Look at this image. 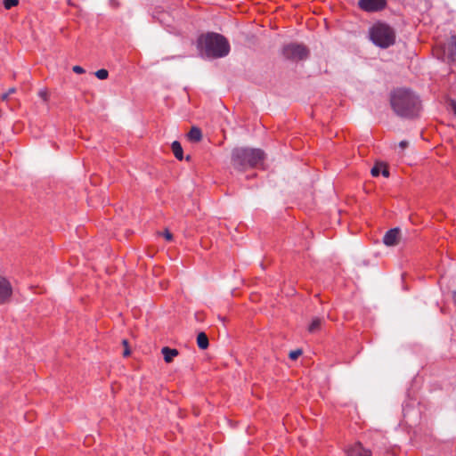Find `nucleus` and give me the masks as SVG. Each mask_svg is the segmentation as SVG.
Instances as JSON below:
<instances>
[{
  "instance_id": "nucleus-1",
  "label": "nucleus",
  "mask_w": 456,
  "mask_h": 456,
  "mask_svg": "<svg viewBox=\"0 0 456 456\" xmlns=\"http://www.w3.org/2000/svg\"><path fill=\"white\" fill-rule=\"evenodd\" d=\"M390 104L397 116L405 118H416L421 110L419 98L409 89L394 90L390 94Z\"/></svg>"
},
{
  "instance_id": "nucleus-2",
  "label": "nucleus",
  "mask_w": 456,
  "mask_h": 456,
  "mask_svg": "<svg viewBox=\"0 0 456 456\" xmlns=\"http://www.w3.org/2000/svg\"><path fill=\"white\" fill-rule=\"evenodd\" d=\"M197 45L200 53L210 59L223 58L230 53V44L222 35L208 32L199 37Z\"/></svg>"
},
{
  "instance_id": "nucleus-3",
  "label": "nucleus",
  "mask_w": 456,
  "mask_h": 456,
  "mask_svg": "<svg viewBox=\"0 0 456 456\" xmlns=\"http://www.w3.org/2000/svg\"><path fill=\"white\" fill-rule=\"evenodd\" d=\"M264 159L265 152L260 149L237 148L232 153V164L239 169L256 167L262 164Z\"/></svg>"
},
{
  "instance_id": "nucleus-4",
  "label": "nucleus",
  "mask_w": 456,
  "mask_h": 456,
  "mask_svg": "<svg viewBox=\"0 0 456 456\" xmlns=\"http://www.w3.org/2000/svg\"><path fill=\"white\" fill-rule=\"evenodd\" d=\"M369 34L371 42L380 48H388L395 43V31L387 23H375L370 28Z\"/></svg>"
},
{
  "instance_id": "nucleus-5",
  "label": "nucleus",
  "mask_w": 456,
  "mask_h": 456,
  "mask_svg": "<svg viewBox=\"0 0 456 456\" xmlns=\"http://www.w3.org/2000/svg\"><path fill=\"white\" fill-rule=\"evenodd\" d=\"M282 54L287 60L302 61L308 57V49L301 44L291 43L282 48Z\"/></svg>"
},
{
  "instance_id": "nucleus-6",
  "label": "nucleus",
  "mask_w": 456,
  "mask_h": 456,
  "mask_svg": "<svg viewBox=\"0 0 456 456\" xmlns=\"http://www.w3.org/2000/svg\"><path fill=\"white\" fill-rule=\"evenodd\" d=\"M359 7L365 12H379L386 7V0H359Z\"/></svg>"
},
{
  "instance_id": "nucleus-7",
  "label": "nucleus",
  "mask_w": 456,
  "mask_h": 456,
  "mask_svg": "<svg viewBox=\"0 0 456 456\" xmlns=\"http://www.w3.org/2000/svg\"><path fill=\"white\" fill-rule=\"evenodd\" d=\"M346 456H370L371 451L364 447L360 442L349 445L346 451Z\"/></svg>"
},
{
  "instance_id": "nucleus-8",
  "label": "nucleus",
  "mask_w": 456,
  "mask_h": 456,
  "mask_svg": "<svg viewBox=\"0 0 456 456\" xmlns=\"http://www.w3.org/2000/svg\"><path fill=\"white\" fill-rule=\"evenodd\" d=\"M11 283L5 278L0 276V304L5 303L12 296Z\"/></svg>"
},
{
  "instance_id": "nucleus-9",
  "label": "nucleus",
  "mask_w": 456,
  "mask_h": 456,
  "mask_svg": "<svg viewBox=\"0 0 456 456\" xmlns=\"http://www.w3.org/2000/svg\"><path fill=\"white\" fill-rule=\"evenodd\" d=\"M400 230L398 228H393L387 231L384 237L383 242L387 246H395L398 242Z\"/></svg>"
},
{
  "instance_id": "nucleus-10",
  "label": "nucleus",
  "mask_w": 456,
  "mask_h": 456,
  "mask_svg": "<svg viewBox=\"0 0 456 456\" xmlns=\"http://www.w3.org/2000/svg\"><path fill=\"white\" fill-rule=\"evenodd\" d=\"M161 353L164 356V360L166 362H171L176 355H178V351L175 348H169L165 346L161 349Z\"/></svg>"
},
{
  "instance_id": "nucleus-11",
  "label": "nucleus",
  "mask_w": 456,
  "mask_h": 456,
  "mask_svg": "<svg viewBox=\"0 0 456 456\" xmlns=\"http://www.w3.org/2000/svg\"><path fill=\"white\" fill-rule=\"evenodd\" d=\"M449 55L451 61H456V34L452 35L450 38V42L448 45Z\"/></svg>"
},
{
  "instance_id": "nucleus-12",
  "label": "nucleus",
  "mask_w": 456,
  "mask_h": 456,
  "mask_svg": "<svg viewBox=\"0 0 456 456\" xmlns=\"http://www.w3.org/2000/svg\"><path fill=\"white\" fill-rule=\"evenodd\" d=\"M187 136L191 142H198L202 138V133L200 128L193 126L188 133Z\"/></svg>"
},
{
  "instance_id": "nucleus-13",
  "label": "nucleus",
  "mask_w": 456,
  "mask_h": 456,
  "mask_svg": "<svg viewBox=\"0 0 456 456\" xmlns=\"http://www.w3.org/2000/svg\"><path fill=\"white\" fill-rule=\"evenodd\" d=\"M173 153L178 160L183 159V152L181 143L178 141H174L171 145Z\"/></svg>"
},
{
  "instance_id": "nucleus-14",
  "label": "nucleus",
  "mask_w": 456,
  "mask_h": 456,
  "mask_svg": "<svg viewBox=\"0 0 456 456\" xmlns=\"http://www.w3.org/2000/svg\"><path fill=\"white\" fill-rule=\"evenodd\" d=\"M197 345L200 349L208 348L209 343L207 335L204 332L199 333L197 337Z\"/></svg>"
},
{
  "instance_id": "nucleus-15",
  "label": "nucleus",
  "mask_w": 456,
  "mask_h": 456,
  "mask_svg": "<svg viewBox=\"0 0 456 456\" xmlns=\"http://www.w3.org/2000/svg\"><path fill=\"white\" fill-rule=\"evenodd\" d=\"M322 322V319L319 317L314 318L308 327L309 332L314 333L318 330L321 328Z\"/></svg>"
},
{
  "instance_id": "nucleus-16",
  "label": "nucleus",
  "mask_w": 456,
  "mask_h": 456,
  "mask_svg": "<svg viewBox=\"0 0 456 456\" xmlns=\"http://www.w3.org/2000/svg\"><path fill=\"white\" fill-rule=\"evenodd\" d=\"M95 76L97 78L101 79V80H104V79H107L108 77H109V72L107 69H98L96 72H95Z\"/></svg>"
},
{
  "instance_id": "nucleus-17",
  "label": "nucleus",
  "mask_w": 456,
  "mask_h": 456,
  "mask_svg": "<svg viewBox=\"0 0 456 456\" xmlns=\"http://www.w3.org/2000/svg\"><path fill=\"white\" fill-rule=\"evenodd\" d=\"M19 0H4V6L6 10H10L12 7L18 5Z\"/></svg>"
},
{
  "instance_id": "nucleus-18",
  "label": "nucleus",
  "mask_w": 456,
  "mask_h": 456,
  "mask_svg": "<svg viewBox=\"0 0 456 456\" xmlns=\"http://www.w3.org/2000/svg\"><path fill=\"white\" fill-rule=\"evenodd\" d=\"M381 170L382 167L376 165L371 168L370 173L372 176L377 177L381 174Z\"/></svg>"
},
{
  "instance_id": "nucleus-19",
  "label": "nucleus",
  "mask_w": 456,
  "mask_h": 456,
  "mask_svg": "<svg viewBox=\"0 0 456 456\" xmlns=\"http://www.w3.org/2000/svg\"><path fill=\"white\" fill-rule=\"evenodd\" d=\"M301 354H302V351L300 349L291 351L289 353V358L292 360H296L299 357V355H301Z\"/></svg>"
},
{
  "instance_id": "nucleus-20",
  "label": "nucleus",
  "mask_w": 456,
  "mask_h": 456,
  "mask_svg": "<svg viewBox=\"0 0 456 456\" xmlns=\"http://www.w3.org/2000/svg\"><path fill=\"white\" fill-rule=\"evenodd\" d=\"M15 92H16V89L14 87H12L6 93L2 94L1 99L3 101H5L8 99L9 95H11L12 94H14Z\"/></svg>"
},
{
  "instance_id": "nucleus-21",
  "label": "nucleus",
  "mask_w": 456,
  "mask_h": 456,
  "mask_svg": "<svg viewBox=\"0 0 456 456\" xmlns=\"http://www.w3.org/2000/svg\"><path fill=\"white\" fill-rule=\"evenodd\" d=\"M72 70L77 74H83L86 72L85 69L81 66L76 65L72 68Z\"/></svg>"
},
{
  "instance_id": "nucleus-22",
  "label": "nucleus",
  "mask_w": 456,
  "mask_h": 456,
  "mask_svg": "<svg viewBox=\"0 0 456 456\" xmlns=\"http://www.w3.org/2000/svg\"><path fill=\"white\" fill-rule=\"evenodd\" d=\"M164 237H165V239H166L167 240H168V241L172 240V239H173V235H172V233H171L170 232H168L167 230V231H165V232H164Z\"/></svg>"
},
{
  "instance_id": "nucleus-23",
  "label": "nucleus",
  "mask_w": 456,
  "mask_h": 456,
  "mask_svg": "<svg viewBox=\"0 0 456 456\" xmlns=\"http://www.w3.org/2000/svg\"><path fill=\"white\" fill-rule=\"evenodd\" d=\"M408 146V142L407 141H401L399 142V147L402 149V150H404L406 147Z\"/></svg>"
},
{
  "instance_id": "nucleus-24",
  "label": "nucleus",
  "mask_w": 456,
  "mask_h": 456,
  "mask_svg": "<svg viewBox=\"0 0 456 456\" xmlns=\"http://www.w3.org/2000/svg\"><path fill=\"white\" fill-rule=\"evenodd\" d=\"M381 174H382L385 177H388V176H389V171H388V169H387L386 167H382Z\"/></svg>"
},
{
  "instance_id": "nucleus-25",
  "label": "nucleus",
  "mask_w": 456,
  "mask_h": 456,
  "mask_svg": "<svg viewBox=\"0 0 456 456\" xmlns=\"http://www.w3.org/2000/svg\"><path fill=\"white\" fill-rule=\"evenodd\" d=\"M110 5L113 6V7H117L118 6V3L116 0H110Z\"/></svg>"
},
{
  "instance_id": "nucleus-26",
  "label": "nucleus",
  "mask_w": 456,
  "mask_h": 456,
  "mask_svg": "<svg viewBox=\"0 0 456 456\" xmlns=\"http://www.w3.org/2000/svg\"><path fill=\"white\" fill-rule=\"evenodd\" d=\"M39 95H40L41 97H43L44 99H46V97H47L46 93H45V92H44V91H41V92L39 93Z\"/></svg>"
},
{
  "instance_id": "nucleus-27",
  "label": "nucleus",
  "mask_w": 456,
  "mask_h": 456,
  "mask_svg": "<svg viewBox=\"0 0 456 456\" xmlns=\"http://www.w3.org/2000/svg\"><path fill=\"white\" fill-rule=\"evenodd\" d=\"M452 299H453V303L455 304L456 305V291H453L452 292Z\"/></svg>"
},
{
  "instance_id": "nucleus-28",
  "label": "nucleus",
  "mask_w": 456,
  "mask_h": 456,
  "mask_svg": "<svg viewBox=\"0 0 456 456\" xmlns=\"http://www.w3.org/2000/svg\"><path fill=\"white\" fill-rule=\"evenodd\" d=\"M129 354H130L129 350L126 349L125 352H124V355L127 356V355H129Z\"/></svg>"
}]
</instances>
